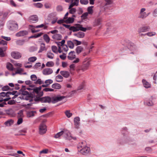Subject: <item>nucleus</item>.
I'll use <instances>...</instances> for the list:
<instances>
[{"instance_id":"nucleus-1","label":"nucleus","mask_w":157,"mask_h":157,"mask_svg":"<svg viewBox=\"0 0 157 157\" xmlns=\"http://www.w3.org/2000/svg\"><path fill=\"white\" fill-rule=\"evenodd\" d=\"M65 97L63 96H61L59 95L55 96L50 97L49 96H45L42 98H40L39 96H36L34 101H40L42 103L52 102L55 103L59 101H60L63 99Z\"/></svg>"},{"instance_id":"nucleus-2","label":"nucleus","mask_w":157,"mask_h":157,"mask_svg":"<svg viewBox=\"0 0 157 157\" xmlns=\"http://www.w3.org/2000/svg\"><path fill=\"white\" fill-rule=\"evenodd\" d=\"M22 95L20 97L21 99L27 101H29V103L25 104L24 106L27 109H30L33 104L34 103V101L35 99L36 96L33 94H29L27 91H23L21 92Z\"/></svg>"},{"instance_id":"nucleus-3","label":"nucleus","mask_w":157,"mask_h":157,"mask_svg":"<svg viewBox=\"0 0 157 157\" xmlns=\"http://www.w3.org/2000/svg\"><path fill=\"white\" fill-rule=\"evenodd\" d=\"M86 143L85 141H83L80 142L78 145V148H81L80 153L83 155H86L90 151V148L86 146Z\"/></svg>"},{"instance_id":"nucleus-4","label":"nucleus","mask_w":157,"mask_h":157,"mask_svg":"<svg viewBox=\"0 0 157 157\" xmlns=\"http://www.w3.org/2000/svg\"><path fill=\"white\" fill-rule=\"evenodd\" d=\"M90 64V61L87 58L85 59L83 61V64L80 68L77 69L76 70L78 73H80L81 71L84 72L87 70Z\"/></svg>"},{"instance_id":"nucleus-5","label":"nucleus","mask_w":157,"mask_h":157,"mask_svg":"<svg viewBox=\"0 0 157 157\" xmlns=\"http://www.w3.org/2000/svg\"><path fill=\"white\" fill-rule=\"evenodd\" d=\"M87 29L86 28L83 27L82 25L79 24H76L74 26H71L70 28V30L73 32H76L81 30L83 32H86Z\"/></svg>"},{"instance_id":"nucleus-6","label":"nucleus","mask_w":157,"mask_h":157,"mask_svg":"<svg viewBox=\"0 0 157 157\" xmlns=\"http://www.w3.org/2000/svg\"><path fill=\"white\" fill-rule=\"evenodd\" d=\"M63 136L66 139L69 140H71L72 139L74 140H76V138L71 136L69 131L67 130L64 129L63 130Z\"/></svg>"},{"instance_id":"nucleus-7","label":"nucleus","mask_w":157,"mask_h":157,"mask_svg":"<svg viewBox=\"0 0 157 157\" xmlns=\"http://www.w3.org/2000/svg\"><path fill=\"white\" fill-rule=\"evenodd\" d=\"M122 135L120 140V143L121 144L126 143L129 140V137L128 133L127 132L125 133L122 132Z\"/></svg>"},{"instance_id":"nucleus-8","label":"nucleus","mask_w":157,"mask_h":157,"mask_svg":"<svg viewBox=\"0 0 157 157\" xmlns=\"http://www.w3.org/2000/svg\"><path fill=\"white\" fill-rule=\"evenodd\" d=\"M8 27L9 29L12 31H15L18 29V25L17 23L14 22L10 21L7 24Z\"/></svg>"},{"instance_id":"nucleus-9","label":"nucleus","mask_w":157,"mask_h":157,"mask_svg":"<svg viewBox=\"0 0 157 157\" xmlns=\"http://www.w3.org/2000/svg\"><path fill=\"white\" fill-rule=\"evenodd\" d=\"M46 122V121H44L40 124L39 128V133L40 134H44L47 131V127L44 122Z\"/></svg>"},{"instance_id":"nucleus-10","label":"nucleus","mask_w":157,"mask_h":157,"mask_svg":"<svg viewBox=\"0 0 157 157\" xmlns=\"http://www.w3.org/2000/svg\"><path fill=\"white\" fill-rule=\"evenodd\" d=\"M153 99V98L152 96H151L149 98L145 99L144 101V105L149 106H153L154 105V103L152 101Z\"/></svg>"},{"instance_id":"nucleus-11","label":"nucleus","mask_w":157,"mask_h":157,"mask_svg":"<svg viewBox=\"0 0 157 157\" xmlns=\"http://www.w3.org/2000/svg\"><path fill=\"white\" fill-rule=\"evenodd\" d=\"M65 1L67 2H71L69 6V9H70L74 6H78L79 2V0H65Z\"/></svg>"},{"instance_id":"nucleus-12","label":"nucleus","mask_w":157,"mask_h":157,"mask_svg":"<svg viewBox=\"0 0 157 157\" xmlns=\"http://www.w3.org/2000/svg\"><path fill=\"white\" fill-rule=\"evenodd\" d=\"M44 26V25L43 24H41L40 25L36 26H33L32 25H29V29L31 30V32L32 33H35L39 31V30H35L34 29L35 28H42Z\"/></svg>"},{"instance_id":"nucleus-13","label":"nucleus","mask_w":157,"mask_h":157,"mask_svg":"<svg viewBox=\"0 0 157 157\" xmlns=\"http://www.w3.org/2000/svg\"><path fill=\"white\" fill-rule=\"evenodd\" d=\"M146 9L144 8H142L140 10L139 17L142 19H144L147 16V13L145 12Z\"/></svg>"},{"instance_id":"nucleus-14","label":"nucleus","mask_w":157,"mask_h":157,"mask_svg":"<svg viewBox=\"0 0 157 157\" xmlns=\"http://www.w3.org/2000/svg\"><path fill=\"white\" fill-rule=\"evenodd\" d=\"M53 72L52 69L50 68H46L43 70L42 71L43 74L45 75H49L52 74Z\"/></svg>"},{"instance_id":"nucleus-15","label":"nucleus","mask_w":157,"mask_h":157,"mask_svg":"<svg viewBox=\"0 0 157 157\" xmlns=\"http://www.w3.org/2000/svg\"><path fill=\"white\" fill-rule=\"evenodd\" d=\"M11 56L13 58L18 59L21 57V55L19 52H14L11 53Z\"/></svg>"},{"instance_id":"nucleus-16","label":"nucleus","mask_w":157,"mask_h":157,"mask_svg":"<svg viewBox=\"0 0 157 157\" xmlns=\"http://www.w3.org/2000/svg\"><path fill=\"white\" fill-rule=\"evenodd\" d=\"M74 121L75 128L77 129L78 128L80 125L79 117H75L74 119Z\"/></svg>"},{"instance_id":"nucleus-17","label":"nucleus","mask_w":157,"mask_h":157,"mask_svg":"<svg viewBox=\"0 0 157 157\" xmlns=\"http://www.w3.org/2000/svg\"><path fill=\"white\" fill-rule=\"evenodd\" d=\"M150 29L149 26H144L140 28L138 30V32L139 34L141 33L145 32L147 31H148Z\"/></svg>"},{"instance_id":"nucleus-18","label":"nucleus","mask_w":157,"mask_h":157,"mask_svg":"<svg viewBox=\"0 0 157 157\" xmlns=\"http://www.w3.org/2000/svg\"><path fill=\"white\" fill-rule=\"evenodd\" d=\"M28 33V31L26 30L21 31L16 33V36L17 37L23 36L27 35Z\"/></svg>"},{"instance_id":"nucleus-19","label":"nucleus","mask_w":157,"mask_h":157,"mask_svg":"<svg viewBox=\"0 0 157 157\" xmlns=\"http://www.w3.org/2000/svg\"><path fill=\"white\" fill-rule=\"evenodd\" d=\"M76 57L75 52L74 51H71L68 54L67 58L69 59L70 60H74Z\"/></svg>"},{"instance_id":"nucleus-20","label":"nucleus","mask_w":157,"mask_h":157,"mask_svg":"<svg viewBox=\"0 0 157 157\" xmlns=\"http://www.w3.org/2000/svg\"><path fill=\"white\" fill-rule=\"evenodd\" d=\"M60 73L65 78H68L70 76V72L67 71H61Z\"/></svg>"},{"instance_id":"nucleus-21","label":"nucleus","mask_w":157,"mask_h":157,"mask_svg":"<svg viewBox=\"0 0 157 157\" xmlns=\"http://www.w3.org/2000/svg\"><path fill=\"white\" fill-rule=\"evenodd\" d=\"M29 20L30 22H36L38 20V17L36 15L31 16L29 17Z\"/></svg>"},{"instance_id":"nucleus-22","label":"nucleus","mask_w":157,"mask_h":157,"mask_svg":"<svg viewBox=\"0 0 157 157\" xmlns=\"http://www.w3.org/2000/svg\"><path fill=\"white\" fill-rule=\"evenodd\" d=\"M143 85L146 88H149L151 87V84L146 80L143 79L142 80Z\"/></svg>"},{"instance_id":"nucleus-23","label":"nucleus","mask_w":157,"mask_h":157,"mask_svg":"<svg viewBox=\"0 0 157 157\" xmlns=\"http://www.w3.org/2000/svg\"><path fill=\"white\" fill-rule=\"evenodd\" d=\"M52 38L55 40H60L62 38V36L61 34L57 33L53 35L52 36Z\"/></svg>"},{"instance_id":"nucleus-24","label":"nucleus","mask_w":157,"mask_h":157,"mask_svg":"<svg viewBox=\"0 0 157 157\" xmlns=\"http://www.w3.org/2000/svg\"><path fill=\"white\" fill-rule=\"evenodd\" d=\"M73 35L79 38H83L85 36V33L82 32L80 31L78 33H74Z\"/></svg>"},{"instance_id":"nucleus-25","label":"nucleus","mask_w":157,"mask_h":157,"mask_svg":"<svg viewBox=\"0 0 157 157\" xmlns=\"http://www.w3.org/2000/svg\"><path fill=\"white\" fill-rule=\"evenodd\" d=\"M7 47H0V56L1 57H3L4 56V51H6Z\"/></svg>"},{"instance_id":"nucleus-26","label":"nucleus","mask_w":157,"mask_h":157,"mask_svg":"<svg viewBox=\"0 0 157 157\" xmlns=\"http://www.w3.org/2000/svg\"><path fill=\"white\" fill-rule=\"evenodd\" d=\"M101 19L98 18L95 20L93 22V25L94 26H99L101 24Z\"/></svg>"},{"instance_id":"nucleus-27","label":"nucleus","mask_w":157,"mask_h":157,"mask_svg":"<svg viewBox=\"0 0 157 157\" xmlns=\"http://www.w3.org/2000/svg\"><path fill=\"white\" fill-rule=\"evenodd\" d=\"M33 92L34 93H36L38 95L40 96H42L43 94V92L42 91L40 92L38 90V88H37V87L33 89Z\"/></svg>"},{"instance_id":"nucleus-28","label":"nucleus","mask_w":157,"mask_h":157,"mask_svg":"<svg viewBox=\"0 0 157 157\" xmlns=\"http://www.w3.org/2000/svg\"><path fill=\"white\" fill-rule=\"evenodd\" d=\"M13 121L12 119H10L6 121L4 124L7 126H10L13 124Z\"/></svg>"},{"instance_id":"nucleus-29","label":"nucleus","mask_w":157,"mask_h":157,"mask_svg":"<svg viewBox=\"0 0 157 157\" xmlns=\"http://www.w3.org/2000/svg\"><path fill=\"white\" fill-rule=\"evenodd\" d=\"M8 94V92H1L0 94V99H4V98L9 97Z\"/></svg>"},{"instance_id":"nucleus-30","label":"nucleus","mask_w":157,"mask_h":157,"mask_svg":"<svg viewBox=\"0 0 157 157\" xmlns=\"http://www.w3.org/2000/svg\"><path fill=\"white\" fill-rule=\"evenodd\" d=\"M83 48L81 46H78L75 49L76 52L77 54H79L82 51Z\"/></svg>"},{"instance_id":"nucleus-31","label":"nucleus","mask_w":157,"mask_h":157,"mask_svg":"<svg viewBox=\"0 0 157 157\" xmlns=\"http://www.w3.org/2000/svg\"><path fill=\"white\" fill-rule=\"evenodd\" d=\"M67 44L68 47L70 48L73 49L74 48V44L73 40L72 41H67Z\"/></svg>"},{"instance_id":"nucleus-32","label":"nucleus","mask_w":157,"mask_h":157,"mask_svg":"<svg viewBox=\"0 0 157 157\" xmlns=\"http://www.w3.org/2000/svg\"><path fill=\"white\" fill-rule=\"evenodd\" d=\"M52 87L55 89H59L61 88V86L59 83H56L53 84Z\"/></svg>"},{"instance_id":"nucleus-33","label":"nucleus","mask_w":157,"mask_h":157,"mask_svg":"<svg viewBox=\"0 0 157 157\" xmlns=\"http://www.w3.org/2000/svg\"><path fill=\"white\" fill-rule=\"evenodd\" d=\"M63 78L62 76L58 75L56 77V80L57 82H61L63 81Z\"/></svg>"},{"instance_id":"nucleus-34","label":"nucleus","mask_w":157,"mask_h":157,"mask_svg":"<svg viewBox=\"0 0 157 157\" xmlns=\"http://www.w3.org/2000/svg\"><path fill=\"white\" fill-rule=\"evenodd\" d=\"M25 42L24 40H19L16 41V44L18 45H22L24 44Z\"/></svg>"},{"instance_id":"nucleus-35","label":"nucleus","mask_w":157,"mask_h":157,"mask_svg":"<svg viewBox=\"0 0 157 157\" xmlns=\"http://www.w3.org/2000/svg\"><path fill=\"white\" fill-rule=\"evenodd\" d=\"M74 19L72 17H69L65 20V22L67 23H72L74 21Z\"/></svg>"},{"instance_id":"nucleus-36","label":"nucleus","mask_w":157,"mask_h":157,"mask_svg":"<svg viewBox=\"0 0 157 157\" xmlns=\"http://www.w3.org/2000/svg\"><path fill=\"white\" fill-rule=\"evenodd\" d=\"M45 44L44 43H41L40 45V48L38 51V53L41 52L42 51L45 50Z\"/></svg>"},{"instance_id":"nucleus-37","label":"nucleus","mask_w":157,"mask_h":157,"mask_svg":"<svg viewBox=\"0 0 157 157\" xmlns=\"http://www.w3.org/2000/svg\"><path fill=\"white\" fill-rule=\"evenodd\" d=\"M47 56L49 58L53 59L54 57V55L51 51H48L47 53Z\"/></svg>"},{"instance_id":"nucleus-38","label":"nucleus","mask_w":157,"mask_h":157,"mask_svg":"<svg viewBox=\"0 0 157 157\" xmlns=\"http://www.w3.org/2000/svg\"><path fill=\"white\" fill-rule=\"evenodd\" d=\"M43 38L47 43H48L49 42L50 38L48 36L47 34H45L44 35Z\"/></svg>"},{"instance_id":"nucleus-39","label":"nucleus","mask_w":157,"mask_h":157,"mask_svg":"<svg viewBox=\"0 0 157 157\" xmlns=\"http://www.w3.org/2000/svg\"><path fill=\"white\" fill-rule=\"evenodd\" d=\"M33 6L37 8H41L43 6V5L40 2H37L33 4Z\"/></svg>"},{"instance_id":"nucleus-40","label":"nucleus","mask_w":157,"mask_h":157,"mask_svg":"<svg viewBox=\"0 0 157 157\" xmlns=\"http://www.w3.org/2000/svg\"><path fill=\"white\" fill-rule=\"evenodd\" d=\"M34 83L35 84L41 85L44 83L43 81L41 80L40 78L37 79L36 82H34Z\"/></svg>"},{"instance_id":"nucleus-41","label":"nucleus","mask_w":157,"mask_h":157,"mask_svg":"<svg viewBox=\"0 0 157 157\" xmlns=\"http://www.w3.org/2000/svg\"><path fill=\"white\" fill-rule=\"evenodd\" d=\"M128 47V48L132 50H134L136 48V46L135 44L132 43H130Z\"/></svg>"},{"instance_id":"nucleus-42","label":"nucleus","mask_w":157,"mask_h":157,"mask_svg":"<svg viewBox=\"0 0 157 157\" xmlns=\"http://www.w3.org/2000/svg\"><path fill=\"white\" fill-rule=\"evenodd\" d=\"M6 67L10 71H13V69L12 64L10 63H7Z\"/></svg>"},{"instance_id":"nucleus-43","label":"nucleus","mask_w":157,"mask_h":157,"mask_svg":"<svg viewBox=\"0 0 157 157\" xmlns=\"http://www.w3.org/2000/svg\"><path fill=\"white\" fill-rule=\"evenodd\" d=\"M23 71V70L21 68H18L15 73H13L12 74L13 75H14L16 74H21L22 72Z\"/></svg>"},{"instance_id":"nucleus-44","label":"nucleus","mask_w":157,"mask_h":157,"mask_svg":"<svg viewBox=\"0 0 157 157\" xmlns=\"http://www.w3.org/2000/svg\"><path fill=\"white\" fill-rule=\"evenodd\" d=\"M36 113L35 111H31L27 113V116L29 117H31L34 116L35 114Z\"/></svg>"},{"instance_id":"nucleus-45","label":"nucleus","mask_w":157,"mask_h":157,"mask_svg":"<svg viewBox=\"0 0 157 157\" xmlns=\"http://www.w3.org/2000/svg\"><path fill=\"white\" fill-rule=\"evenodd\" d=\"M62 135L63 136V130L56 134L54 136V137L56 138H59Z\"/></svg>"},{"instance_id":"nucleus-46","label":"nucleus","mask_w":157,"mask_h":157,"mask_svg":"<svg viewBox=\"0 0 157 157\" xmlns=\"http://www.w3.org/2000/svg\"><path fill=\"white\" fill-rule=\"evenodd\" d=\"M7 42L3 40H0V45L3 46L2 47H7Z\"/></svg>"},{"instance_id":"nucleus-47","label":"nucleus","mask_w":157,"mask_h":157,"mask_svg":"<svg viewBox=\"0 0 157 157\" xmlns=\"http://www.w3.org/2000/svg\"><path fill=\"white\" fill-rule=\"evenodd\" d=\"M65 114L67 117L68 118H70L72 115V114L70 112L69 110L66 111L65 112Z\"/></svg>"},{"instance_id":"nucleus-48","label":"nucleus","mask_w":157,"mask_h":157,"mask_svg":"<svg viewBox=\"0 0 157 157\" xmlns=\"http://www.w3.org/2000/svg\"><path fill=\"white\" fill-rule=\"evenodd\" d=\"M93 6H90L87 8V13L88 14H92L93 13Z\"/></svg>"},{"instance_id":"nucleus-49","label":"nucleus","mask_w":157,"mask_h":157,"mask_svg":"<svg viewBox=\"0 0 157 157\" xmlns=\"http://www.w3.org/2000/svg\"><path fill=\"white\" fill-rule=\"evenodd\" d=\"M57 13L56 12H54L52 13H51L49 14L48 17L51 18H53L56 17H57Z\"/></svg>"},{"instance_id":"nucleus-50","label":"nucleus","mask_w":157,"mask_h":157,"mask_svg":"<svg viewBox=\"0 0 157 157\" xmlns=\"http://www.w3.org/2000/svg\"><path fill=\"white\" fill-rule=\"evenodd\" d=\"M54 65V63L52 61H49L47 63L46 65L48 67H52Z\"/></svg>"},{"instance_id":"nucleus-51","label":"nucleus","mask_w":157,"mask_h":157,"mask_svg":"<svg viewBox=\"0 0 157 157\" xmlns=\"http://www.w3.org/2000/svg\"><path fill=\"white\" fill-rule=\"evenodd\" d=\"M53 80L51 79H48L45 81L44 83L48 86L50 84L52 83Z\"/></svg>"},{"instance_id":"nucleus-52","label":"nucleus","mask_w":157,"mask_h":157,"mask_svg":"<svg viewBox=\"0 0 157 157\" xmlns=\"http://www.w3.org/2000/svg\"><path fill=\"white\" fill-rule=\"evenodd\" d=\"M36 57L35 56L30 57L28 59V61L30 62H33L36 60Z\"/></svg>"},{"instance_id":"nucleus-53","label":"nucleus","mask_w":157,"mask_h":157,"mask_svg":"<svg viewBox=\"0 0 157 157\" xmlns=\"http://www.w3.org/2000/svg\"><path fill=\"white\" fill-rule=\"evenodd\" d=\"M52 49L54 52L56 53H58V49L56 46H52Z\"/></svg>"},{"instance_id":"nucleus-54","label":"nucleus","mask_w":157,"mask_h":157,"mask_svg":"<svg viewBox=\"0 0 157 157\" xmlns=\"http://www.w3.org/2000/svg\"><path fill=\"white\" fill-rule=\"evenodd\" d=\"M30 78L31 80L34 82H36L37 79V77L35 75H32L30 76Z\"/></svg>"},{"instance_id":"nucleus-55","label":"nucleus","mask_w":157,"mask_h":157,"mask_svg":"<svg viewBox=\"0 0 157 157\" xmlns=\"http://www.w3.org/2000/svg\"><path fill=\"white\" fill-rule=\"evenodd\" d=\"M105 5H111L112 4L113 1L112 0H105Z\"/></svg>"},{"instance_id":"nucleus-56","label":"nucleus","mask_w":157,"mask_h":157,"mask_svg":"<svg viewBox=\"0 0 157 157\" xmlns=\"http://www.w3.org/2000/svg\"><path fill=\"white\" fill-rule=\"evenodd\" d=\"M74 44L76 45H80L81 44V42L76 40H73Z\"/></svg>"},{"instance_id":"nucleus-57","label":"nucleus","mask_w":157,"mask_h":157,"mask_svg":"<svg viewBox=\"0 0 157 157\" xmlns=\"http://www.w3.org/2000/svg\"><path fill=\"white\" fill-rule=\"evenodd\" d=\"M69 13L72 14H74L76 12V9L75 8H71L70 9H69Z\"/></svg>"},{"instance_id":"nucleus-58","label":"nucleus","mask_w":157,"mask_h":157,"mask_svg":"<svg viewBox=\"0 0 157 157\" xmlns=\"http://www.w3.org/2000/svg\"><path fill=\"white\" fill-rule=\"evenodd\" d=\"M146 35H147L148 36H151L154 35H155L156 34V33L155 32H148L146 33Z\"/></svg>"},{"instance_id":"nucleus-59","label":"nucleus","mask_w":157,"mask_h":157,"mask_svg":"<svg viewBox=\"0 0 157 157\" xmlns=\"http://www.w3.org/2000/svg\"><path fill=\"white\" fill-rule=\"evenodd\" d=\"M42 34V33H39L35 35L34 36H32L29 37V38H37L40 36Z\"/></svg>"},{"instance_id":"nucleus-60","label":"nucleus","mask_w":157,"mask_h":157,"mask_svg":"<svg viewBox=\"0 0 157 157\" xmlns=\"http://www.w3.org/2000/svg\"><path fill=\"white\" fill-rule=\"evenodd\" d=\"M76 67V65L74 63H73L71 64L70 66V70L74 71L75 70V68Z\"/></svg>"},{"instance_id":"nucleus-61","label":"nucleus","mask_w":157,"mask_h":157,"mask_svg":"<svg viewBox=\"0 0 157 157\" xmlns=\"http://www.w3.org/2000/svg\"><path fill=\"white\" fill-rule=\"evenodd\" d=\"M84 86V82H82L80 84L77 88V90H80L82 89Z\"/></svg>"},{"instance_id":"nucleus-62","label":"nucleus","mask_w":157,"mask_h":157,"mask_svg":"<svg viewBox=\"0 0 157 157\" xmlns=\"http://www.w3.org/2000/svg\"><path fill=\"white\" fill-rule=\"evenodd\" d=\"M37 48L35 46H32L29 48V51L30 52H33L37 50Z\"/></svg>"},{"instance_id":"nucleus-63","label":"nucleus","mask_w":157,"mask_h":157,"mask_svg":"<svg viewBox=\"0 0 157 157\" xmlns=\"http://www.w3.org/2000/svg\"><path fill=\"white\" fill-rule=\"evenodd\" d=\"M52 19V21L51 23L52 24H53L55 23L56 22H57L58 17H56Z\"/></svg>"},{"instance_id":"nucleus-64","label":"nucleus","mask_w":157,"mask_h":157,"mask_svg":"<svg viewBox=\"0 0 157 157\" xmlns=\"http://www.w3.org/2000/svg\"><path fill=\"white\" fill-rule=\"evenodd\" d=\"M80 2L82 4L86 5L88 3V0H80Z\"/></svg>"}]
</instances>
